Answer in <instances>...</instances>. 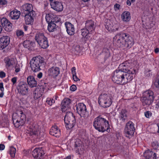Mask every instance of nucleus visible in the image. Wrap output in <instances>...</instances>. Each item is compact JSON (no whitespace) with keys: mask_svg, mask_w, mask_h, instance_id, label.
<instances>
[{"mask_svg":"<svg viewBox=\"0 0 159 159\" xmlns=\"http://www.w3.org/2000/svg\"><path fill=\"white\" fill-rule=\"evenodd\" d=\"M10 37L7 36H4L0 38V49L2 50L9 45L10 42Z\"/></svg>","mask_w":159,"mask_h":159,"instance_id":"obj_16","label":"nucleus"},{"mask_svg":"<svg viewBox=\"0 0 159 159\" xmlns=\"http://www.w3.org/2000/svg\"><path fill=\"white\" fill-rule=\"evenodd\" d=\"M35 13H26L25 16V20L27 25L31 24L34 21Z\"/></svg>","mask_w":159,"mask_h":159,"instance_id":"obj_21","label":"nucleus"},{"mask_svg":"<svg viewBox=\"0 0 159 159\" xmlns=\"http://www.w3.org/2000/svg\"><path fill=\"white\" fill-rule=\"evenodd\" d=\"M43 76V74L41 72L39 73L37 75V77L39 79L41 78Z\"/></svg>","mask_w":159,"mask_h":159,"instance_id":"obj_64","label":"nucleus"},{"mask_svg":"<svg viewBox=\"0 0 159 159\" xmlns=\"http://www.w3.org/2000/svg\"><path fill=\"white\" fill-rule=\"evenodd\" d=\"M16 149L13 147H11L10 148L9 150V153L11 158H13L15 157Z\"/></svg>","mask_w":159,"mask_h":159,"instance_id":"obj_39","label":"nucleus"},{"mask_svg":"<svg viewBox=\"0 0 159 159\" xmlns=\"http://www.w3.org/2000/svg\"><path fill=\"white\" fill-rule=\"evenodd\" d=\"M153 84L157 88L159 89V75H158L153 81Z\"/></svg>","mask_w":159,"mask_h":159,"instance_id":"obj_42","label":"nucleus"},{"mask_svg":"<svg viewBox=\"0 0 159 159\" xmlns=\"http://www.w3.org/2000/svg\"><path fill=\"white\" fill-rule=\"evenodd\" d=\"M8 125V122L7 120H2L0 121V127H6Z\"/></svg>","mask_w":159,"mask_h":159,"instance_id":"obj_41","label":"nucleus"},{"mask_svg":"<svg viewBox=\"0 0 159 159\" xmlns=\"http://www.w3.org/2000/svg\"><path fill=\"white\" fill-rule=\"evenodd\" d=\"M46 37L42 33H38L36 34L35 36V39L38 43L40 41L42 40L43 38Z\"/></svg>","mask_w":159,"mask_h":159,"instance_id":"obj_37","label":"nucleus"},{"mask_svg":"<svg viewBox=\"0 0 159 159\" xmlns=\"http://www.w3.org/2000/svg\"><path fill=\"white\" fill-rule=\"evenodd\" d=\"M85 28L93 34L95 28L94 21L91 20H87L85 23Z\"/></svg>","mask_w":159,"mask_h":159,"instance_id":"obj_25","label":"nucleus"},{"mask_svg":"<svg viewBox=\"0 0 159 159\" xmlns=\"http://www.w3.org/2000/svg\"><path fill=\"white\" fill-rule=\"evenodd\" d=\"M48 72L50 76L55 77H57L60 74V70L58 67L53 66L49 69Z\"/></svg>","mask_w":159,"mask_h":159,"instance_id":"obj_19","label":"nucleus"},{"mask_svg":"<svg viewBox=\"0 0 159 159\" xmlns=\"http://www.w3.org/2000/svg\"><path fill=\"white\" fill-rule=\"evenodd\" d=\"M54 15L52 13H49L46 14L45 16V19L48 23L53 22V17Z\"/></svg>","mask_w":159,"mask_h":159,"instance_id":"obj_38","label":"nucleus"},{"mask_svg":"<svg viewBox=\"0 0 159 159\" xmlns=\"http://www.w3.org/2000/svg\"><path fill=\"white\" fill-rule=\"evenodd\" d=\"M50 0L51 7L54 10L58 12L61 11L63 8V5L61 2Z\"/></svg>","mask_w":159,"mask_h":159,"instance_id":"obj_15","label":"nucleus"},{"mask_svg":"<svg viewBox=\"0 0 159 159\" xmlns=\"http://www.w3.org/2000/svg\"><path fill=\"white\" fill-rule=\"evenodd\" d=\"M127 66L126 67V71H124L125 74V84L130 81L133 79V75L136 73L137 71L136 69L132 66V63H130L129 61Z\"/></svg>","mask_w":159,"mask_h":159,"instance_id":"obj_8","label":"nucleus"},{"mask_svg":"<svg viewBox=\"0 0 159 159\" xmlns=\"http://www.w3.org/2000/svg\"><path fill=\"white\" fill-rule=\"evenodd\" d=\"M67 34L70 35H72L75 34V28L74 25L70 23L66 22L65 23Z\"/></svg>","mask_w":159,"mask_h":159,"instance_id":"obj_20","label":"nucleus"},{"mask_svg":"<svg viewBox=\"0 0 159 159\" xmlns=\"http://www.w3.org/2000/svg\"><path fill=\"white\" fill-rule=\"evenodd\" d=\"M81 34L86 39H89L91 36L92 33L89 32L85 27L81 30Z\"/></svg>","mask_w":159,"mask_h":159,"instance_id":"obj_30","label":"nucleus"},{"mask_svg":"<svg viewBox=\"0 0 159 159\" xmlns=\"http://www.w3.org/2000/svg\"><path fill=\"white\" fill-rule=\"evenodd\" d=\"M113 93H103L99 96L98 103L101 107L106 108L109 107L112 103Z\"/></svg>","mask_w":159,"mask_h":159,"instance_id":"obj_4","label":"nucleus"},{"mask_svg":"<svg viewBox=\"0 0 159 159\" xmlns=\"http://www.w3.org/2000/svg\"><path fill=\"white\" fill-rule=\"evenodd\" d=\"M22 9L25 14L26 13H35L33 10V7L31 4L25 3L22 7Z\"/></svg>","mask_w":159,"mask_h":159,"instance_id":"obj_22","label":"nucleus"},{"mask_svg":"<svg viewBox=\"0 0 159 159\" xmlns=\"http://www.w3.org/2000/svg\"><path fill=\"white\" fill-rule=\"evenodd\" d=\"M38 44L42 48L44 49L46 48L49 46L48 40L46 37L44 39L43 38L42 40L39 42Z\"/></svg>","mask_w":159,"mask_h":159,"instance_id":"obj_31","label":"nucleus"},{"mask_svg":"<svg viewBox=\"0 0 159 159\" xmlns=\"http://www.w3.org/2000/svg\"><path fill=\"white\" fill-rule=\"evenodd\" d=\"M44 58L40 56L33 57L30 61L31 70L34 72L39 71L41 70L40 67L44 65Z\"/></svg>","mask_w":159,"mask_h":159,"instance_id":"obj_6","label":"nucleus"},{"mask_svg":"<svg viewBox=\"0 0 159 159\" xmlns=\"http://www.w3.org/2000/svg\"><path fill=\"white\" fill-rule=\"evenodd\" d=\"M28 85L31 88L36 87L37 85V81L32 75L29 76L27 79Z\"/></svg>","mask_w":159,"mask_h":159,"instance_id":"obj_27","label":"nucleus"},{"mask_svg":"<svg viewBox=\"0 0 159 159\" xmlns=\"http://www.w3.org/2000/svg\"><path fill=\"white\" fill-rule=\"evenodd\" d=\"M55 102V101L53 98H47L46 103L47 104L50 105H52Z\"/></svg>","mask_w":159,"mask_h":159,"instance_id":"obj_44","label":"nucleus"},{"mask_svg":"<svg viewBox=\"0 0 159 159\" xmlns=\"http://www.w3.org/2000/svg\"><path fill=\"white\" fill-rule=\"evenodd\" d=\"M114 45L123 49L130 48L134 44V41L129 34L124 33H119L114 37L113 39Z\"/></svg>","mask_w":159,"mask_h":159,"instance_id":"obj_1","label":"nucleus"},{"mask_svg":"<svg viewBox=\"0 0 159 159\" xmlns=\"http://www.w3.org/2000/svg\"><path fill=\"white\" fill-rule=\"evenodd\" d=\"M1 23L2 26L5 27L10 22L5 18H2L1 19Z\"/></svg>","mask_w":159,"mask_h":159,"instance_id":"obj_40","label":"nucleus"},{"mask_svg":"<svg viewBox=\"0 0 159 159\" xmlns=\"http://www.w3.org/2000/svg\"><path fill=\"white\" fill-rule=\"evenodd\" d=\"M105 26L106 28L110 32H114L117 30L119 28L118 24L109 20H107Z\"/></svg>","mask_w":159,"mask_h":159,"instance_id":"obj_11","label":"nucleus"},{"mask_svg":"<svg viewBox=\"0 0 159 159\" xmlns=\"http://www.w3.org/2000/svg\"><path fill=\"white\" fill-rule=\"evenodd\" d=\"M31 44V42L29 40H26L23 43V45L26 48H29L30 47Z\"/></svg>","mask_w":159,"mask_h":159,"instance_id":"obj_43","label":"nucleus"},{"mask_svg":"<svg viewBox=\"0 0 159 159\" xmlns=\"http://www.w3.org/2000/svg\"><path fill=\"white\" fill-rule=\"evenodd\" d=\"M7 0H0V7H3L7 5Z\"/></svg>","mask_w":159,"mask_h":159,"instance_id":"obj_48","label":"nucleus"},{"mask_svg":"<svg viewBox=\"0 0 159 159\" xmlns=\"http://www.w3.org/2000/svg\"><path fill=\"white\" fill-rule=\"evenodd\" d=\"M152 146L154 149H157L158 148L159 144L157 141H155L152 142Z\"/></svg>","mask_w":159,"mask_h":159,"instance_id":"obj_46","label":"nucleus"},{"mask_svg":"<svg viewBox=\"0 0 159 159\" xmlns=\"http://www.w3.org/2000/svg\"><path fill=\"white\" fill-rule=\"evenodd\" d=\"M93 126L96 130L102 132L107 131L110 128L108 121L100 116L95 119L93 122Z\"/></svg>","mask_w":159,"mask_h":159,"instance_id":"obj_3","label":"nucleus"},{"mask_svg":"<svg viewBox=\"0 0 159 159\" xmlns=\"http://www.w3.org/2000/svg\"><path fill=\"white\" fill-rule=\"evenodd\" d=\"M16 33V35L18 36H22L24 34L23 32L21 30H17Z\"/></svg>","mask_w":159,"mask_h":159,"instance_id":"obj_51","label":"nucleus"},{"mask_svg":"<svg viewBox=\"0 0 159 159\" xmlns=\"http://www.w3.org/2000/svg\"><path fill=\"white\" fill-rule=\"evenodd\" d=\"M17 79L16 77H14L12 78L11 79V81L13 84H14L16 83Z\"/></svg>","mask_w":159,"mask_h":159,"instance_id":"obj_59","label":"nucleus"},{"mask_svg":"<svg viewBox=\"0 0 159 159\" xmlns=\"http://www.w3.org/2000/svg\"><path fill=\"white\" fill-rule=\"evenodd\" d=\"M44 153V152L42 148H36L32 152L33 157L35 159H41Z\"/></svg>","mask_w":159,"mask_h":159,"instance_id":"obj_18","label":"nucleus"},{"mask_svg":"<svg viewBox=\"0 0 159 159\" xmlns=\"http://www.w3.org/2000/svg\"><path fill=\"white\" fill-rule=\"evenodd\" d=\"M129 65L128 61H126L119 66L118 69L114 71L112 80L114 82L121 85L125 84V74L124 71H126V67Z\"/></svg>","mask_w":159,"mask_h":159,"instance_id":"obj_2","label":"nucleus"},{"mask_svg":"<svg viewBox=\"0 0 159 159\" xmlns=\"http://www.w3.org/2000/svg\"><path fill=\"white\" fill-rule=\"evenodd\" d=\"M145 75L147 77H149L152 75L151 70H146L145 71Z\"/></svg>","mask_w":159,"mask_h":159,"instance_id":"obj_50","label":"nucleus"},{"mask_svg":"<svg viewBox=\"0 0 159 159\" xmlns=\"http://www.w3.org/2000/svg\"><path fill=\"white\" fill-rule=\"evenodd\" d=\"M152 113L149 111H145L144 113V115L147 118H149L152 116Z\"/></svg>","mask_w":159,"mask_h":159,"instance_id":"obj_49","label":"nucleus"},{"mask_svg":"<svg viewBox=\"0 0 159 159\" xmlns=\"http://www.w3.org/2000/svg\"><path fill=\"white\" fill-rule=\"evenodd\" d=\"M6 76V74L3 71H1L0 72V77L1 78H3L5 77Z\"/></svg>","mask_w":159,"mask_h":159,"instance_id":"obj_56","label":"nucleus"},{"mask_svg":"<svg viewBox=\"0 0 159 159\" xmlns=\"http://www.w3.org/2000/svg\"><path fill=\"white\" fill-rule=\"evenodd\" d=\"M135 127L134 125L132 122L129 121L126 125L125 129V132L126 136L133 135L134 132Z\"/></svg>","mask_w":159,"mask_h":159,"instance_id":"obj_12","label":"nucleus"},{"mask_svg":"<svg viewBox=\"0 0 159 159\" xmlns=\"http://www.w3.org/2000/svg\"><path fill=\"white\" fill-rule=\"evenodd\" d=\"M56 24L53 22L48 23V30L49 32H54L56 30Z\"/></svg>","mask_w":159,"mask_h":159,"instance_id":"obj_36","label":"nucleus"},{"mask_svg":"<svg viewBox=\"0 0 159 159\" xmlns=\"http://www.w3.org/2000/svg\"><path fill=\"white\" fill-rule=\"evenodd\" d=\"M135 0H127L126 4L128 6H130L132 3L134 2Z\"/></svg>","mask_w":159,"mask_h":159,"instance_id":"obj_55","label":"nucleus"},{"mask_svg":"<svg viewBox=\"0 0 159 159\" xmlns=\"http://www.w3.org/2000/svg\"><path fill=\"white\" fill-rule=\"evenodd\" d=\"M25 119V114L21 111H16L12 115L13 123L16 128H18L20 126L22 125L24 123Z\"/></svg>","mask_w":159,"mask_h":159,"instance_id":"obj_7","label":"nucleus"},{"mask_svg":"<svg viewBox=\"0 0 159 159\" xmlns=\"http://www.w3.org/2000/svg\"><path fill=\"white\" fill-rule=\"evenodd\" d=\"M71 71L72 75H75L76 74V68L75 67H73L71 69Z\"/></svg>","mask_w":159,"mask_h":159,"instance_id":"obj_57","label":"nucleus"},{"mask_svg":"<svg viewBox=\"0 0 159 159\" xmlns=\"http://www.w3.org/2000/svg\"><path fill=\"white\" fill-rule=\"evenodd\" d=\"M71 100L69 98L64 99L62 103V106L61 108V111L65 112L70 107V105L71 103Z\"/></svg>","mask_w":159,"mask_h":159,"instance_id":"obj_26","label":"nucleus"},{"mask_svg":"<svg viewBox=\"0 0 159 159\" xmlns=\"http://www.w3.org/2000/svg\"><path fill=\"white\" fill-rule=\"evenodd\" d=\"M141 100L143 106L149 105L153 102V99L150 98V99L147 98L143 96H142L141 98Z\"/></svg>","mask_w":159,"mask_h":159,"instance_id":"obj_32","label":"nucleus"},{"mask_svg":"<svg viewBox=\"0 0 159 159\" xmlns=\"http://www.w3.org/2000/svg\"><path fill=\"white\" fill-rule=\"evenodd\" d=\"M120 5L118 4H116L114 6V8L116 11L119 10L120 8Z\"/></svg>","mask_w":159,"mask_h":159,"instance_id":"obj_54","label":"nucleus"},{"mask_svg":"<svg viewBox=\"0 0 159 159\" xmlns=\"http://www.w3.org/2000/svg\"><path fill=\"white\" fill-rule=\"evenodd\" d=\"M143 155L146 159H157L158 158L155 153L149 149L145 151Z\"/></svg>","mask_w":159,"mask_h":159,"instance_id":"obj_23","label":"nucleus"},{"mask_svg":"<svg viewBox=\"0 0 159 159\" xmlns=\"http://www.w3.org/2000/svg\"><path fill=\"white\" fill-rule=\"evenodd\" d=\"M15 71L16 73H17L19 72L20 70V66H17L16 65L15 67Z\"/></svg>","mask_w":159,"mask_h":159,"instance_id":"obj_58","label":"nucleus"},{"mask_svg":"<svg viewBox=\"0 0 159 159\" xmlns=\"http://www.w3.org/2000/svg\"><path fill=\"white\" fill-rule=\"evenodd\" d=\"M4 27V28L5 30L6 31L10 32L12 30V24L10 22L8 24H7Z\"/></svg>","mask_w":159,"mask_h":159,"instance_id":"obj_45","label":"nucleus"},{"mask_svg":"<svg viewBox=\"0 0 159 159\" xmlns=\"http://www.w3.org/2000/svg\"><path fill=\"white\" fill-rule=\"evenodd\" d=\"M121 17L122 20L124 22H128L131 19L130 13L128 11H125L121 14Z\"/></svg>","mask_w":159,"mask_h":159,"instance_id":"obj_29","label":"nucleus"},{"mask_svg":"<svg viewBox=\"0 0 159 159\" xmlns=\"http://www.w3.org/2000/svg\"><path fill=\"white\" fill-rule=\"evenodd\" d=\"M46 86L45 83L43 85L39 86L36 88L34 92V94L35 99H38L43 94L45 89Z\"/></svg>","mask_w":159,"mask_h":159,"instance_id":"obj_13","label":"nucleus"},{"mask_svg":"<svg viewBox=\"0 0 159 159\" xmlns=\"http://www.w3.org/2000/svg\"><path fill=\"white\" fill-rule=\"evenodd\" d=\"M75 50L77 52H80L81 51V49L79 45H77L75 48Z\"/></svg>","mask_w":159,"mask_h":159,"instance_id":"obj_52","label":"nucleus"},{"mask_svg":"<svg viewBox=\"0 0 159 159\" xmlns=\"http://www.w3.org/2000/svg\"><path fill=\"white\" fill-rule=\"evenodd\" d=\"M64 120L66 128L67 129L72 128L75 124V117L71 112H69L66 113Z\"/></svg>","mask_w":159,"mask_h":159,"instance_id":"obj_9","label":"nucleus"},{"mask_svg":"<svg viewBox=\"0 0 159 159\" xmlns=\"http://www.w3.org/2000/svg\"><path fill=\"white\" fill-rule=\"evenodd\" d=\"M20 15V12L16 9L11 11L10 14L9 16L13 20L18 19Z\"/></svg>","mask_w":159,"mask_h":159,"instance_id":"obj_28","label":"nucleus"},{"mask_svg":"<svg viewBox=\"0 0 159 159\" xmlns=\"http://www.w3.org/2000/svg\"><path fill=\"white\" fill-rule=\"evenodd\" d=\"M60 20V16L54 15V17H53V22L57 23L59 22Z\"/></svg>","mask_w":159,"mask_h":159,"instance_id":"obj_47","label":"nucleus"},{"mask_svg":"<svg viewBox=\"0 0 159 159\" xmlns=\"http://www.w3.org/2000/svg\"><path fill=\"white\" fill-rule=\"evenodd\" d=\"M18 93L22 95H25L28 94V87L27 84L23 82H20L17 87Z\"/></svg>","mask_w":159,"mask_h":159,"instance_id":"obj_14","label":"nucleus"},{"mask_svg":"<svg viewBox=\"0 0 159 159\" xmlns=\"http://www.w3.org/2000/svg\"><path fill=\"white\" fill-rule=\"evenodd\" d=\"M127 111L125 109H122L119 113V116L120 119L125 121L127 117Z\"/></svg>","mask_w":159,"mask_h":159,"instance_id":"obj_35","label":"nucleus"},{"mask_svg":"<svg viewBox=\"0 0 159 159\" xmlns=\"http://www.w3.org/2000/svg\"><path fill=\"white\" fill-rule=\"evenodd\" d=\"M49 133L52 136L59 137L61 134L60 129L57 125L53 126L50 129Z\"/></svg>","mask_w":159,"mask_h":159,"instance_id":"obj_24","label":"nucleus"},{"mask_svg":"<svg viewBox=\"0 0 159 159\" xmlns=\"http://www.w3.org/2000/svg\"><path fill=\"white\" fill-rule=\"evenodd\" d=\"M153 95V93L152 91L151 90H148L143 93V96L147 98L150 99V98L151 99H154Z\"/></svg>","mask_w":159,"mask_h":159,"instance_id":"obj_33","label":"nucleus"},{"mask_svg":"<svg viewBox=\"0 0 159 159\" xmlns=\"http://www.w3.org/2000/svg\"><path fill=\"white\" fill-rule=\"evenodd\" d=\"M77 88L75 85H71L70 88L71 91H74Z\"/></svg>","mask_w":159,"mask_h":159,"instance_id":"obj_53","label":"nucleus"},{"mask_svg":"<svg viewBox=\"0 0 159 159\" xmlns=\"http://www.w3.org/2000/svg\"><path fill=\"white\" fill-rule=\"evenodd\" d=\"M77 112L81 117H87L88 116V113L87 111L86 107L83 103H79L76 104Z\"/></svg>","mask_w":159,"mask_h":159,"instance_id":"obj_10","label":"nucleus"},{"mask_svg":"<svg viewBox=\"0 0 159 159\" xmlns=\"http://www.w3.org/2000/svg\"><path fill=\"white\" fill-rule=\"evenodd\" d=\"M72 75L73 79L75 81H77L80 80L79 79L77 76L76 75Z\"/></svg>","mask_w":159,"mask_h":159,"instance_id":"obj_60","label":"nucleus"},{"mask_svg":"<svg viewBox=\"0 0 159 159\" xmlns=\"http://www.w3.org/2000/svg\"><path fill=\"white\" fill-rule=\"evenodd\" d=\"M40 125H39L38 123L37 122H33L27 126L26 133L30 136L36 135L38 138L42 139V137H43V133L40 132Z\"/></svg>","mask_w":159,"mask_h":159,"instance_id":"obj_5","label":"nucleus"},{"mask_svg":"<svg viewBox=\"0 0 159 159\" xmlns=\"http://www.w3.org/2000/svg\"><path fill=\"white\" fill-rule=\"evenodd\" d=\"M109 0H97L99 3H103L105 2H107Z\"/></svg>","mask_w":159,"mask_h":159,"instance_id":"obj_62","label":"nucleus"},{"mask_svg":"<svg viewBox=\"0 0 159 159\" xmlns=\"http://www.w3.org/2000/svg\"><path fill=\"white\" fill-rule=\"evenodd\" d=\"M74 149L75 152L80 154L83 153V147L82 145V142L78 139H76L75 142Z\"/></svg>","mask_w":159,"mask_h":159,"instance_id":"obj_17","label":"nucleus"},{"mask_svg":"<svg viewBox=\"0 0 159 159\" xmlns=\"http://www.w3.org/2000/svg\"><path fill=\"white\" fill-rule=\"evenodd\" d=\"M0 89L1 91H4V88L3 87V83H0Z\"/></svg>","mask_w":159,"mask_h":159,"instance_id":"obj_61","label":"nucleus"},{"mask_svg":"<svg viewBox=\"0 0 159 159\" xmlns=\"http://www.w3.org/2000/svg\"><path fill=\"white\" fill-rule=\"evenodd\" d=\"M4 61L7 68L12 66L15 63L14 59L13 58L11 59L8 58H6L4 59Z\"/></svg>","mask_w":159,"mask_h":159,"instance_id":"obj_34","label":"nucleus"},{"mask_svg":"<svg viewBox=\"0 0 159 159\" xmlns=\"http://www.w3.org/2000/svg\"><path fill=\"white\" fill-rule=\"evenodd\" d=\"M5 148L4 145L3 144H0V150H3Z\"/></svg>","mask_w":159,"mask_h":159,"instance_id":"obj_63","label":"nucleus"}]
</instances>
